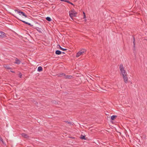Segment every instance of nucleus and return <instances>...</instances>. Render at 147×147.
I'll return each instance as SVG.
<instances>
[{
    "label": "nucleus",
    "instance_id": "nucleus-1",
    "mask_svg": "<svg viewBox=\"0 0 147 147\" xmlns=\"http://www.w3.org/2000/svg\"><path fill=\"white\" fill-rule=\"evenodd\" d=\"M119 68L121 73L122 74L123 77L125 76H126V75H127V73L124 70L123 64H120L119 67Z\"/></svg>",
    "mask_w": 147,
    "mask_h": 147
},
{
    "label": "nucleus",
    "instance_id": "nucleus-2",
    "mask_svg": "<svg viewBox=\"0 0 147 147\" xmlns=\"http://www.w3.org/2000/svg\"><path fill=\"white\" fill-rule=\"evenodd\" d=\"M86 50L84 49H82L79 52L77 53L76 57H79L83 53L86 52Z\"/></svg>",
    "mask_w": 147,
    "mask_h": 147
},
{
    "label": "nucleus",
    "instance_id": "nucleus-3",
    "mask_svg": "<svg viewBox=\"0 0 147 147\" xmlns=\"http://www.w3.org/2000/svg\"><path fill=\"white\" fill-rule=\"evenodd\" d=\"M72 13H70V11H69V15L70 17L72 19L73 17H76L77 16V13L75 11H71Z\"/></svg>",
    "mask_w": 147,
    "mask_h": 147
},
{
    "label": "nucleus",
    "instance_id": "nucleus-4",
    "mask_svg": "<svg viewBox=\"0 0 147 147\" xmlns=\"http://www.w3.org/2000/svg\"><path fill=\"white\" fill-rule=\"evenodd\" d=\"M15 11H17V13H19L20 15H22L26 17H27V16L23 11H20L19 9H15Z\"/></svg>",
    "mask_w": 147,
    "mask_h": 147
},
{
    "label": "nucleus",
    "instance_id": "nucleus-5",
    "mask_svg": "<svg viewBox=\"0 0 147 147\" xmlns=\"http://www.w3.org/2000/svg\"><path fill=\"white\" fill-rule=\"evenodd\" d=\"M6 34L3 32L0 31V38H3L6 37Z\"/></svg>",
    "mask_w": 147,
    "mask_h": 147
},
{
    "label": "nucleus",
    "instance_id": "nucleus-6",
    "mask_svg": "<svg viewBox=\"0 0 147 147\" xmlns=\"http://www.w3.org/2000/svg\"><path fill=\"white\" fill-rule=\"evenodd\" d=\"M123 78L124 82L125 83H127L128 82V79L127 76L126 75V76H123Z\"/></svg>",
    "mask_w": 147,
    "mask_h": 147
},
{
    "label": "nucleus",
    "instance_id": "nucleus-7",
    "mask_svg": "<svg viewBox=\"0 0 147 147\" xmlns=\"http://www.w3.org/2000/svg\"><path fill=\"white\" fill-rule=\"evenodd\" d=\"M133 50L134 51H135L136 50V46H135L136 42H135V39L134 37V36L133 37Z\"/></svg>",
    "mask_w": 147,
    "mask_h": 147
},
{
    "label": "nucleus",
    "instance_id": "nucleus-8",
    "mask_svg": "<svg viewBox=\"0 0 147 147\" xmlns=\"http://www.w3.org/2000/svg\"><path fill=\"white\" fill-rule=\"evenodd\" d=\"M21 135L22 137L26 138H28L29 137V136L27 134L24 133H22Z\"/></svg>",
    "mask_w": 147,
    "mask_h": 147
},
{
    "label": "nucleus",
    "instance_id": "nucleus-9",
    "mask_svg": "<svg viewBox=\"0 0 147 147\" xmlns=\"http://www.w3.org/2000/svg\"><path fill=\"white\" fill-rule=\"evenodd\" d=\"M57 48H59V49L62 50V51H66L67 50V49H64V48H62V47H61L60 46L58 45H57Z\"/></svg>",
    "mask_w": 147,
    "mask_h": 147
},
{
    "label": "nucleus",
    "instance_id": "nucleus-10",
    "mask_svg": "<svg viewBox=\"0 0 147 147\" xmlns=\"http://www.w3.org/2000/svg\"><path fill=\"white\" fill-rule=\"evenodd\" d=\"M55 53L56 55H59L62 53V52L59 50H57L55 51Z\"/></svg>",
    "mask_w": 147,
    "mask_h": 147
},
{
    "label": "nucleus",
    "instance_id": "nucleus-11",
    "mask_svg": "<svg viewBox=\"0 0 147 147\" xmlns=\"http://www.w3.org/2000/svg\"><path fill=\"white\" fill-rule=\"evenodd\" d=\"M20 62H21V61H20V60L19 59H18L17 58L16 59V61H15V63H16L17 64H19L20 63Z\"/></svg>",
    "mask_w": 147,
    "mask_h": 147
},
{
    "label": "nucleus",
    "instance_id": "nucleus-12",
    "mask_svg": "<svg viewBox=\"0 0 147 147\" xmlns=\"http://www.w3.org/2000/svg\"><path fill=\"white\" fill-rule=\"evenodd\" d=\"M85 136H86L85 135H81L80 137V138L82 140H86L87 138H85Z\"/></svg>",
    "mask_w": 147,
    "mask_h": 147
},
{
    "label": "nucleus",
    "instance_id": "nucleus-13",
    "mask_svg": "<svg viewBox=\"0 0 147 147\" xmlns=\"http://www.w3.org/2000/svg\"><path fill=\"white\" fill-rule=\"evenodd\" d=\"M117 117V115H113L111 117V119L112 120H114Z\"/></svg>",
    "mask_w": 147,
    "mask_h": 147
},
{
    "label": "nucleus",
    "instance_id": "nucleus-14",
    "mask_svg": "<svg viewBox=\"0 0 147 147\" xmlns=\"http://www.w3.org/2000/svg\"><path fill=\"white\" fill-rule=\"evenodd\" d=\"M15 17L16 18V19H17L22 22H23L24 24H28V22H25V21L21 20L20 19L18 18L17 17Z\"/></svg>",
    "mask_w": 147,
    "mask_h": 147
},
{
    "label": "nucleus",
    "instance_id": "nucleus-15",
    "mask_svg": "<svg viewBox=\"0 0 147 147\" xmlns=\"http://www.w3.org/2000/svg\"><path fill=\"white\" fill-rule=\"evenodd\" d=\"M57 75L58 77H61L62 76H65V74L63 73H62L58 74Z\"/></svg>",
    "mask_w": 147,
    "mask_h": 147
},
{
    "label": "nucleus",
    "instance_id": "nucleus-16",
    "mask_svg": "<svg viewBox=\"0 0 147 147\" xmlns=\"http://www.w3.org/2000/svg\"><path fill=\"white\" fill-rule=\"evenodd\" d=\"M37 70L38 71L40 72L42 71V68L41 66L39 67L37 69Z\"/></svg>",
    "mask_w": 147,
    "mask_h": 147
},
{
    "label": "nucleus",
    "instance_id": "nucleus-17",
    "mask_svg": "<svg viewBox=\"0 0 147 147\" xmlns=\"http://www.w3.org/2000/svg\"><path fill=\"white\" fill-rule=\"evenodd\" d=\"M72 76H68V75H66L65 76V78H68L69 79H70L71 78Z\"/></svg>",
    "mask_w": 147,
    "mask_h": 147
},
{
    "label": "nucleus",
    "instance_id": "nucleus-18",
    "mask_svg": "<svg viewBox=\"0 0 147 147\" xmlns=\"http://www.w3.org/2000/svg\"><path fill=\"white\" fill-rule=\"evenodd\" d=\"M35 29L39 32H41L42 29L38 27H36Z\"/></svg>",
    "mask_w": 147,
    "mask_h": 147
},
{
    "label": "nucleus",
    "instance_id": "nucleus-19",
    "mask_svg": "<svg viewBox=\"0 0 147 147\" xmlns=\"http://www.w3.org/2000/svg\"><path fill=\"white\" fill-rule=\"evenodd\" d=\"M46 19L47 21L49 22H50L51 21V18L49 17H47V18H46Z\"/></svg>",
    "mask_w": 147,
    "mask_h": 147
},
{
    "label": "nucleus",
    "instance_id": "nucleus-20",
    "mask_svg": "<svg viewBox=\"0 0 147 147\" xmlns=\"http://www.w3.org/2000/svg\"><path fill=\"white\" fill-rule=\"evenodd\" d=\"M65 122L67 123L68 124L71 125V123L70 122L67 121H65Z\"/></svg>",
    "mask_w": 147,
    "mask_h": 147
},
{
    "label": "nucleus",
    "instance_id": "nucleus-21",
    "mask_svg": "<svg viewBox=\"0 0 147 147\" xmlns=\"http://www.w3.org/2000/svg\"><path fill=\"white\" fill-rule=\"evenodd\" d=\"M6 68L8 69H11V68L9 66L7 65H6L5 67Z\"/></svg>",
    "mask_w": 147,
    "mask_h": 147
},
{
    "label": "nucleus",
    "instance_id": "nucleus-22",
    "mask_svg": "<svg viewBox=\"0 0 147 147\" xmlns=\"http://www.w3.org/2000/svg\"><path fill=\"white\" fill-rule=\"evenodd\" d=\"M52 102L53 103H54L55 104H58V102L55 100H53Z\"/></svg>",
    "mask_w": 147,
    "mask_h": 147
},
{
    "label": "nucleus",
    "instance_id": "nucleus-23",
    "mask_svg": "<svg viewBox=\"0 0 147 147\" xmlns=\"http://www.w3.org/2000/svg\"><path fill=\"white\" fill-rule=\"evenodd\" d=\"M83 14L84 15V18H86V16L85 13L84 12H83Z\"/></svg>",
    "mask_w": 147,
    "mask_h": 147
},
{
    "label": "nucleus",
    "instance_id": "nucleus-24",
    "mask_svg": "<svg viewBox=\"0 0 147 147\" xmlns=\"http://www.w3.org/2000/svg\"><path fill=\"white\" fill-rule=\"evenodd\" d=\"M22 75L21 73H20L19 74V77L20 78H21L22 76Z\"/></svg>",
    "mask_w": 147,
    "mask_h": 147
},
{
    "label": "nucleus",
    "instance_id": "nucleus-25",
    "mask_svg": "<svg viewBox=\"0 0 147 147\" xmlns=\"http://www.w3.org/2000/svg\"><path fill=\"white\" fill-rule=\"evenodd\" d=\"M65 2H67V3H70V2L69 1H68L67 0H66V1Z\"/></svg>",
    "mask_w": 147,
    "mask_h": 147
},
{
    "label": "nucleus",
    "instance_id": "nucleus-26",
    "mask_svg": "<svg viewBox=\"0 0 147 147\" xmlns=\"http://www.w3.org/2000/svg\"><path fill=\"white\" fill-rule=\"evenodd\" d=\"M69 4H71V5H74H74L72 3L70 2Z\"/></svg>",
    "mask_w": 147,
    "mask_h": 147
},
{
    "label": "nucleus",
    "instance_id": "nucleus-27",
    "mask_svg": "<svg viewBox=\"0 0 147 147\" xmlns=\"http://www.w3.org/2000/svg\"><path fill=\"white\" fill-rule=\"evenodd\" d=\"M69 138H71L72 139H74L75 138V137H70Z\"/></svg>",
    "mask_w": 147,
    "mask_h": 147
},
{
    "label": "nucleus",
    "instance_id": "nucleus-28",
    "mask_svg": "<svg viewBox=\"0 0 147 147\" xmlns=\"http://www.w3.org/2000/svg\"><path fill=\"white\" fill-rule=\"evenodd\" d=\"M60 0L61 1H64V2L66 1V0Z\"/></svg>",
    "mask_w": 147,
    "mask_h": 147
},
{
    "label": "nucleus",
    "instance_id": "nucleus-29",
    "mask_svg": "<svg viewBox=\"0 0 147 147\" xmlns=\"http://www.w3.org/2000/svg\"><path fill=\"white\" fill-rule=\"evenodd\" d=\"M28 25L31 26H33L30 23H28Z\"/></svg>",
    "mask_w": 147,
    "mask_h": 147
},
{
    "label": "nucleus",
    "instance_id": "nucleus-30",
    "mask_svg": "<svg viewBox=\"0 0 147 147\" xmlns=\"http://www.w3.org/2000/svg\"><path fill=\"white\" fill-rule=\"evenodd\" d=\"M11 72H12V73H15V72L14 71H10Z\"/></svg>",
    "mask_w": 147,
    "mask_h": 147
},
{
    "label": "nucleus",
    "instance_id": "nucleus-31",
    "mask_svg": "<svg viewBox=\"0 0 147 147\" xmlns=\"http://www.w3.org/2000/svg\"><path fill=\"white\" fill-rule=\"evenodd\" d=\"M62 53L63 54H65V52H62Z\"/></svg>",
    "mask_w": 147,
    "mask_h": 147
}]
</instances>
